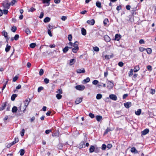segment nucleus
Here are the masks:
<instances>
[{
    "label": "nucleus",
    "instance_id": "obj_55",
    "mask_svg": "<svg viewBox=\"0 0 156 156\" xmlns=\"http://www.w3.org/2000/svg\"><path fill=\"white\" fill-rule=\"evenodd\" d=\"M89 115L91 118H94V115L91 113H89Z\"/></svg>",
    "mask_w": 156,
    "mask_h": 156
},
{
    "label": "nucleus",
    "instance_id": "obj_56",
    "mask_svg": "<svg viewBox=\"0 0 156 156\" xmlns=\"http://www.w3.org/2000/svg\"><path fill=\"white\" fill-rule=\"evenodd\" d=\"M124 63L122 62H120L118 63L119 66L120 67H122Z\"/></svg>",
    "mask_w": 156,
    "mask_h": 156
},
{
    "label": "nucleus",
    "instance_id": "obj_23",
    "mask_svg": "<svg viewBox=\"0 0 156 156\" xmlns=\"http://www.w3.org/2000/svg\"><path fill=\"white\" fill-rule=\"evenodd\" d=\"M17 95L16 94H14L12 95L11 97V100L12 101H14L15 98L17 97Z\"/></svg>",
    "mask_w": 156,
    "mask_h": 156
},
{
    "label": "nucleus",
    "instance_id": "obj_61",
    "mask_svg": "<svg viewBox=\"0 0 156 156\" xmlns=\"http://www.w3.org/2000/svg\"><path fill=\"white\" fill-rule=\"evenodd\" d=\"M18 79V77L17 76H15L13 79V82L16 81Z\"/></svg>",
    "mask_w": 156,
    "mask_h": 156
},
{
    "label": "nucleus",
    "instance_id": "obj_8",
    "mask_svg": "<svg viewBox=\"0 0 156 156\" xmlns=\"http://www.w3.org/2000/svg\"><path fill=\"white\" fill-rule=\"evenodd\" d=\"M76 72L79 73H85V70L84 68L78 69L77 70Z\"/></svg>",
    "mask_w": 156,
    "mask_h": 156
},
{
    "label": "nucleus",
    "instance_id": "obj_25",
    "mask_svg": "<svg viewBox=\"0 0 156 156\" xmlns=\"http://www.w3.org/2000/svg\"><path fill=\"white\" fill-rule=\"evenodd\" d=\"M16 2L17 1L16 0H12L11 2L9 3V4L10 5L13 6Z\"/></svg>",
    "mask_w": 156,
    "mask_h": 156
},
{
    "label": "nucleus",
    "instance_id": "obj_27",
    "mask_svg": "<svg viewBox=\"0 0 156 156\" xmlns=\"http://www.w3.org/2000/svg\"><path fill=\"white\" fill-rule=\"evenodd\" d=\"M2 35L4 36L5 37H7L8 36V33L5 30H3L2 32Z\"/></svg>",
    "mask_w": 156,
    "mask_h": 156
},
{
    "label": "nucleus",
    "instance_id": "obj_6",
    "mask_svg": "<svg viewBox=\"0 0 156 156\" xmlns=\"http://www.w3.org/2000/svg\"><path fill=\"white\" fill-rule=\"evenodd\" d=\"M83 98H77L75 101V104L76 105L78 104L82 101Z\"/></svg>",
    "mask_w": 156,
    "mask_h": 156
},
{
    "label": "nucleus",
    "instance_id": "obj_17",
    "mask_svg": "<svg viewBox=\"0 0 156 156\" xmlns=\"http://www.w3.org/2000/svg\"><path fill=\"white\" fill-rule=\"evenodd\" d=\"M50 0H42L43 3L47 4L46 6H48L50 4Z\"/></svg>",
    "mask_w": 156,
    "mask_h": 156
},
{
    "label": "nucleus",
    "instance_id": "obj_19",
    "mask_svg": "<svg viewBox=\"0 0 156 156\" xmlns=\"http://www.w3.org/2000/svg\"><path fill=\"white\" fill-rule=\"evenodd\" d=\"M76 62V60L75 59H71L69 63V65L70 66H72V65L73 64Z\"/></svg>",
    "mask_w": 156,
    "mask_h": 156
},
{
    "label": "nucleus",
    "instance_id": "obj_29",
    "mask_svg": "<svg viewBox=\"0 0 156 156\" xmlns=\"http://www.w3.org/2000/svg\"><path fill=\"white\" fill-rule=\"evenodd\" d=\"M96 5L99 8H100L101 7V3L99 2H96Z\"/></svg>",
    "mask_w": 156,
    "mask_h": 156
},
{
    "label": "nucleus",
    "instance_id": "obj_18",
    "mask_svg": "<svg viewBox=\"0 0 156 156\" xmlns=\"http://www.w3.org/2000/svg\"><path fill=\"white\" fill-rule=\"evenodd\" d=\"M130 151L134 153H137L138 152L136 149L134 147L131 148Z\"/></svg>",
    "mask_w": 156,
    "mask_h": 156
},
{
    "label": "nucleus",
    "instance_id": "obj_12",
    "mask_svg": "<svg viewBox=\"0 0 156 156\" xmlns=\"http://www.w3.org/2000/svg\"><path fill=\"white\" fill-rule=\"evenodd\" d=\"M104 38L105 41L107 42L110 41L111 40L110 37L107 35H105Z\"/></svg>",
    "mask_w": 156,
    "mask_h": 156
},
{
    "label": "nucleus",
    "instance_id": "obj_4",
    "mask_svg": "<svg viewBox=\"0 0 156 156\" xmlns=\"http://www.w3.org/2000/svg\"><path fill=\"white\" fill-rule=\"evenodd\" d=\"M114 86V84L112 81H108L107 83V87L109 89H112Z\"/></svg>",
    "mask_w": 156,
    "mask_h": 156
},
{
    "label": "nucleus",
    "instance_id": "obj_54",
    "mask_svg": "<svg viewBox=\"0 0 156 156\" xmlns=\"http://www.w3.org/2000/svg\"><path fill=\"white\" fill-rule=\"evenodd\" d=\"M93 49L94 51H99V48L97 47H93Z\"/></svg>",
    "mask_w": 156,
    "mask_h": 156
},
{
    "label": "nucleus",
    "instance_id": "obj_50",
    "mask_svg": "<svg viewBox=\"0 0 156 156\" xmlns=\"http://www.w3.org/2000/svg\"><path fill=\"white\" fill-rule=\"evenodd\" d=\"M8 11L7 9H4L3 10H2L3 14V13L5 14H7L8 13Z\"/></svg>",
    "mask_w": 156,
    "mask_h": 156
},
{
    "label": "nucleus",
    "instance_id": "obj_57",
    "mask_svg": "<svg viewBox=\"0 0 156 156\" xmlns=\"http://www.w3.org/2000/svg\"><path fill=\"white\" fill-rule=\"evenodd\" d=\"M51 132L52 130L51 129H48L45 131V133L46 134H48L50 132Z\"/></svg>",
    "mask_w": 156,
    "mask_h": 156
},
{
    "label": "nucleus",
    "instance_id": "obj_58",
    "mask_svg": "<svg viewBox=\"0 0 156 156\" xmlns=\"http://www.w3.org/2000/svg\"><path fill=\"white\" fill-rule=\"evenodd\" d=\"M133 74V70L132 69H131L130 70V71L129 72V76H131Z\"/></svg>",
    "mask_w": 156,
    "mask_h": 156
},
{
    "label": "nucleus",
    "instance_id": "obj_34",
    "mask_svg": "<svg viewBox=\"0 0 156 156\" xmlns=\"http://www.w3.org/2000/svg\"><path fill=\"white\" fill-rule=\"evenodd\" d=\"M139 69L140 68L139 66H136L133 69L134 71L135 72H136L139 70Z\"/></svg>",
    "mask_w": 156,
    "mask_h": 156
},
{
    "label": "nucleus",
    "instance_id": "obj_28",
    "mask_svg": "<svg viewBox=\"0 0 156 156\" xmlns=\"http://www.w3.org/2000/svg\"><path fill=\"white\" fill-rule=\"evenodd\" d=\"M96 120L98 122H99L102 119V117L100 115H97L96 117Z\"/></svg>",
    "mask_w": 156,
    "mask_h": 156
},
{
    "label": "nucleus",
    "instance_id": "obj_33",
    "mask_svg": "<svg viewBox=\"0 0 156 156\" xmlns=\"http://www.w3.org/2000/svg\"><path fill=\"white\" fill-rule=\"evenodd\" d=\"M69 50V48L67 46L66 47L63 49V51L64 53H66Z\"/></svg>",
    "mask_w": 156,
    "mask_h": 156
},
{
    "label": "nucleus",
    "instance_id": "obj_45",
    "mask_svg": "<svg viewBox=\"0 0 156 156\" xmlns=\"http://www.w3.org/2000/svg\"><path fill=\"white\" fill-rule=\"evenodd\" d=\"M19 38V36L18 34H16L15 35L14 37V39L15 41L17 40Z\"/></svg>",
    "mask_w": 156,
    "mask_h": 156
},
{
    "label": "nucleus",
    "instance_id": "obj_62",
    "mask_svg": "<svg viewBox=\"0 0 156 156\" xmlns=\"http://www.w3.org/2000/svg\"><path fill=\"white\" fill-rule=\"evenodd\" d=\"M21 85L20 84H19L16 87V90H19L21 89Z\"/></svg>",
    "mask_w": 156,
    "mask_h": 156
},
{
    "label": "nucleus",
    "instance_id": "obj_14",
    "mask_svg": "<svg viewBox=\"0 0 156 156\" xmlns=\"http://www.w3.org/2000/svg\"><path fill=\"white\" fill-rule=\"evenodd\" d=\"M120 38L121 36L120 35H119L118 34H115V40L119 41L120 39Z\"/></svg>",
    "mask_w": 156,
    "mask_h": 156
},
{
    "label": "nucleus",
    "instance_id": "obj_43",
    "mask_svg": "<svg viewBox=\"0 0 156 156\" xmlns=\"http://www.w3.org/2000/svg\"><path fill=\"white\" fill-rule=\"evenodd\" d=\"M90 80V79L89 77H87L86 79H84L83 81L85 83H87L89 82Z\"/></svg>",
    "mask_w": 156,
    "mask_h": 156
},
{
    "label": "nucleus",
    "instance_id": "obj_31",
    "mask_svg": "<svg viewBox=\"0 0 156 156\" xmlns=\"http://www.w3.org/2000/svg\"><path fill=\"white\" fill-rule=\"evenodd\" d=\"M17 28L16 27L14 26L12 27V29H11V31L13 32H15Z\"/></svg>",
    "mask_w": 156,
    "mask_h": 156
},
{
    "label": "nucleus",
    "instance_id": "obj_49",
    "mask_svg": "<svg viewBox=\"0 0 156 156\" xmlns=\"http://www.w3.org/2000/svg\"><path fill=\"white\" fill-rule=\"evenodd\" d=\"M44 70L42 69H41L40 70V76H41L44 74Z\"/></svg>",
    "mask_w": 156,
    "mask_h": 156
},
{
    "label": "nucleus",
    "instance_id": "obj_1",
    "mask_svg": "<svg viewBox=\"0 0 156 156\" xmlns=\"http://www.w3.org/2000/svg\"><path fill=\"white\" fill-rule=\"evenodd\" d=\"M78 43V42L77 41H76L74 43L71 42H69L68 43L69 45L73 47L72 48V51L74 53H76L79 49Z\"/></svg>",
    "mask_w": 156,
    "mask_h": 156
},
{
    "label": "nucleus",
    "instance_id": "obj_5",
    "mask_svg": "<svg viewBox=\"0 0 156 156\" xmlns=\"http://www.w3.org/2000/svg\"><path fill=\"white\" fill-rule=\"evenodd\" d=\"M75 88L77 90H83L84 89L85 87L83 85H78L76 86Z\"/></svg>",
    "mask_w": 156,
    "mask_h": 156
},
{
    "label": "nucleus",
    "instance_id": "obj_39",
    "mask_svg": "<svg viewBox=\"0 0 156 156\" xmlns=\"http://www.w3.org/2000/svg\"><path fill=\"white\" fill-rule=\"evenodd\" d=\"M8 80L4 84V85L2 87V91H3L4 89L6 87V84H7L8 82Z\"/></svg>",
    "mask_w": 156,
    "mask_h": 156
},
{
    "label": "nucleus",
    "instance_id": "obj_46",
    "mask_svg": "<svg viewBox=\"0 0 156 156\" xmlns=\"http://www.w3.org/2000/svg\"><path fill=\"white\" fill-rule=\"evenodd\" d=\"M98 81L97 80H94L93 82L92 83L94 85H96L98 84Z\"/></svg>",
    "mask_w": 156,
    "mask_h": 156
},
{
    "label": "nucleus",
    "instance_id": "obj_42",
    "mask_svg": "<svg viewBox=\"0 0 156 156\" xmlns=\"http://www.w3.org/2000/svg\"><path fill=\"white\" fill-rule=\"evenodd\" d=\"M35 10V8H33V7H31V8H30V9H28V12H33Z\"/></svg>",
    "mask_w": 156,
    "mask_h": 156
},
{
    "label": "nucleus",
    "instance_id": "obj_60",
    "mask_svg": "<svg viewBox=\"0 0 156 156\" xmlns=\"http://www.w3.org/2000/svg\"><path fill=\"white\" fill-rule=\"evenodd\" d=\"M139 50L141 52L143 51L144 50H146V49L142 47H140L139 48Z\"/></svg>",
    "mask_w": 156,
    "mask_h": 156
},
{
    "label": "nucleus",
    "instance_id": "obj_16",
    "mask_svg": "<svg viewBox=\"0 0 156 156\" xmlns=\"http://www.w3.org/2000/svg\"><path fill=\"white\" fill-rule=\"evenodd\" d=\"M95 147L94 146H91L89 148V152L90 153L94 151Z\"/></svg>",
    "mask_w": 156,
    "mask_h": 156
},
{
    "label": "nucleus",
    "instance_id": "obj_52",
    "mask_svg": "<svg viewBox=\"0 0 156 156\" xmlns=\"http://www.w3.org/2000/svg\"><path fill=\"white\" fill-rule=\"evenodd\" d=\"M44 82L46 84L49 83V80L47 78H45L44 80Z\"/></svg>",
    "mask_w": 156,
    "mask_h": 156
},
{
    "label": "nucleus",
    "instance_id": "obj_30",
    "mask_svg": "<svg viewBox=\"0 0 156 156\" xmlns=\"http://www.w3.org/2000/svg\"><path fill=\"white\" fill-rule=\"evenodd\" d=\"M102 98V95L100 94H98L96 96V98L97 99L99 100Z\"/></svg>",
    "mask_w": 156,
    "mask_h": 156
},
{
    "label": "nucleus",
    "instance_id": "obj_3",
    "mask_svg": "<svg viewBox=\"0 0 156 156\" xmlns=\"http://www.w3.org/2000/svg\"><path fill=\"white\" fill-rule=\"evenodd\" d=\"M2 4L3 7L5 9H8L10 8V5L9 3H6L3 2Z\"/></svg>",
    "mask_w": 156,
    "mask_h": 156
},
{
    "label": "nucleus",
    "instance_id": "obj_20",
    "mask_svg": "<svg viewBox=\"0 0 156 156\" xmlns=\"http://www.w3.org/2000/svg\"><path fill=\"white\" fill-rule=\"evenodd\" d=\"M10 48L11 46L10 45H9L8 44H7L5 48V51L6 52H8L10 50Z\"/></svg>",
    "mask_w": 156,
    "mask_h": 156
},
{
    "label": "nucleus",
    "instance_id": "obj_32",
    "mask_svg": "<svg viewBox=\"0 0 156 156\" xmlns=\"http://www.w3.org/2000/svg\"><path fill=\"white\" fill-rule=\"evenodd\" d=\"M146 50L147 53L148 54H150L151 53L152 50L151 48H148L147 49H146Z\"/></svg>",
    "mask_w": 156,
    "mask_h": 156
},
{
    "label": "nucleus",
    "instance_id": "obj_63",
    "mask_svg": "<svg viewBox=\"0 0 156 156\" xmlns=\"http://www.w3.org/2000/svg\"><path fill=\"white\" fill-rule=\"evenodd\" d=\"M155 92V90L154 89H151V91H150L151 94H154Z\"/></svg>",
    "mask_w": 156,
    "mask_h": 156
},
{
    "label": "nucleus",
    "instance_id": "obj_51",
    "mask_svg": "<svg viewBox=\"0 0 156 156\" xmlns=\"http://www.w3.org/2000/svg\"><path fill=\"white\" fill-rule=\"evenodd\" d=\"M68 39L69 41H70L72 40V36L71 34H69L68 36Z\"/></svg>",
    "mask_w": 156,
    "mask_h": 156
},
{
    "label": "nucleus",
    "instance_id": "obj_26",
    "mask_svg": "<svg viewBox=\"0 0 156 156\" xmlns=\"http://www.w3.org/2000/svg\"><path fill=\"white\" fill-rule=\"evenodd\" d=\"M17 110V107L14 106L12 108V111L13 113H15Z\"/></svg>",
    "mask_w": 156,
    "mask_h": 156
},
{
    "label": "nucleus",
    "instance_id": "obj_47",
    "mask_svg": "<svg viewBox=\"0 0 156 156\" xmlns=\"http://www.w3.org/2000/svg\"><path fill=\"white\" fill-rule=\"evenodd\" d=\"M103 23L105 26H106L107 24L109 23L108 20H104Z\"/></svg>",
    "mask_w": 156,
    "mask_h": 156
},
{
    "label": "nucleus",
    "instance_id": "obj_59",
    "mask_svg": "<svg viewBox=\"0 0 156 156\" xmlns=\"http://www.w3.org/2000/svg\"><path fill=\"white\" fill-rule=\"evenodd\" d=\"M62 144H59L58 145V148L59 149H62Z\"/></svg>",
    "mask_w": 156,
    "mask_h": 156
},
{
    "label": "nucleus",
    "instance_id": "obj_40",
    "mask_svg": "<svg viewBox=\"0 0 156 156\" xmlns=\"http://www.w3.org/2000/svg\"><path fill=\"white\" fill-rule=\"evenodd\" d=\"M25 32L27 34H30L31 33L30 31L28 29H26L25 30Z\"/></svg>",
    "mask_w": 156,
    "mask_h": 156
},
{
    "label": "nucleus",
    "instance_id": "obj_10",
    "mask_svg": "<svg viewBox=\"0 0 156 156\" xmlns=\"http://www.w3.org/2000/svg\"><path fill=\"white\" fill-rule=\"evenodd\" d=\"M149 131L148 129H146L142 132V134L143 135H145L148 133H149Z\"/></svg>",
    "mask_w": 156,
    "mask_h": 156
},
{
    "label": "nucleus",
    "instance_id": "obj_37",
    "mask_svg": "<svg viewBox=\"0 0 156 156\" xmlns=\"http://www.w3.org/2000/svg\"><path fill=\"white\" fill-rule=\"evenodd\" d=\"M36 44L35 43H32L30 44V47L31 48H34L36 46Z\"/></svg>",
    "mask_w": 156,
    "mask_h": 156
},
{
    "label": "nucleus",
    "instance_id": "obj_21",
    "mask_svg": "<svg viewBox=\"0 0 156 156\" xmlns=\"http://www.w3.org/2000/svg\"><path fill=\"white\" fill-rule=\"evenodd\" d=\"M141 110L140 109H139L136 111L135 112V113L136 115H139L141 114Z\"/></svg>",
    "mask_w": 156,
    "mask_h": 156
},
{
    "label": "nucleus",
    "instance_id": "obj_13",
    "mask_svg": "<svg viewBox=\"0 0 156 156\" xmlns=\"http://www.w3.org/2000/svg\"><path fill=\"white\" fill-rule=\"evenodd\" d=\"M6 102L3 103L2 106L0 107V111H2L4 109L5 107L6 106Z\"/></svg>",
    "mask_w": 156,
    "mask_h": 156
},
{
    "label": "nucleus",
    "instance_id": "obj_38",
    "mask_svg": "<svg viewBox=\"0 0 156 156\" xmlns=\"http://www.w3.org/2000/svg\"><path fill=\"white\" fill-rule=\"evenodd\" d=\"M56 97L58 99H60L62 98V96L61 94H58L56 95Z\"/></svg>",
    "mask_w": 156,
    "mask_h": 156
},
{
    "label": "nucleus",
    "instance_id": "obj_44",
    "mask_svg": "<svg viewBox=\"0 0 156 156\" xmlns=\"http://www.w3.org/2000/svg\"><path fill=\"white\" fill-rule=\"evenodd\" d=\"M107 147L106 145L105 144H103L101 146V149L103 150H105Z\"/></svg>",
    "mask_w": 156,
    "mask_h": 156
},
{
    "label": "nucleus",
    "instance_id": "obj_15",
    "mask_svg": "<svg viewBox=\"0 0 156 156\" xmlns=\"http://www.w3.org/2000/svg\"><path fill=\"white\" fill-rule=\"evenodd\" d=\"M85 142L84 141L81 142L79 144V147L80 148H83V146H84Z\"/></svg>",
    "mask_w": 156,
    "mask_h": 156
},
{
    "label": "nucleus",
    "instance_id": "obj_11",
    "mask_svg": "<svg viewBox=\"0 0 156 156\" xmlns=\"http://www.w3.org/2000/svg\"><path fill=\"white\" fill-rule=\"evenodd\" d=\"M87 22L89 25H93L95 23V20H87Z\"/></svg>",
    "mask_w": 156,
    "mask_h": 156
},
{
    "label": "nucleus",
    "instance_id": "obj_36",
    "mask_svg": "<svg viewBox=\"0 0 156 156\" xmlns=\"http://www.w3.org/2000/svg\"><path fill=\"white\" fill-rule=\"evenodd\" d=\"M111 131V130L108 127L107 128V129L105 130L104 133V135H105L106 134H107L108 132H110Z\"/></svg>",
    "mask_w": 156,
    "mask_h": 156
},
{
    "label": "nucleus",
    "instance_id": "obj_24",
    "mask_svg": "<svg viewBox=\"0 0 156 156\" xmlns=\"http://www.w3.org/2000/svg\"><path fill=\"white\" fill-rule=\"evenodd\" d=\"M19 139L18 138L15 137L14 139V141L11 142L12 144L13 145L15 144L16 143L18 142L19 141Z\"/></svg>",
    "mask_w": 156,
    "mask_h": 156
},
{
    "label": "nucleus",
    "instance_id": "obj_35",
    "mask_svg": "<svg viewBox=\"0 0 156 156\" xmlns=\"http://www.w3.org/2000/svg\"><path fill=\"white\" fill-rule=\"evenodd\" d=\"M20 155L21 156H23L24 155V153H25V151L23 149H21L20 151Z\"/></svg>",
    "mask_w": 156,
    "mask_h": 156
},
{
    "label": "nucleus",
    "instance_id": "obj_2",
    "mask_svg": "<svg viewBox=\"0 0 156 156\" xmlns=\"http://www.w3.org/2000/svg\"><path fill=\"white\" fill-rule=\"evenodd\" d=\"M30 99L29 98H28V99H27L25 100L24 101V108H22L21 107V105L20 106L19 108L20 109V111L21 112L22 111H24L26 109V108L27 106L29 104V103L30 102Z\"/></svg>",
    "mask_w": 156,
    "mask_h": 156
},
{
    "label": "nucleus",
    "instance_id": "obj_48",
    "mask_svg": "<svg viewBox=\"0 0 156 156\" xmlns=\"http://www.w3.org/2000/svg\"><path fill=\"white\" fill-rule=\"evenodd\" d=\"M56 92L57 93H59V94H62V90L61 89H58Z\"/></svg>",
    "mask_w": 156,
    "mask_h": 156
},
{
    "label": "nucleus",
    "instance_id": "obj_9",
    "mask_svg": "<svg viewBox=\"0 0 156 156\" xmlns=\"http://www.w3.org/2000/svg\"><path fill=\"white\" fill-rule=\"evenodd\" d=\"M124 105L126 108H128L132 105V104L131 102H129L125 103Z\"/></svg>",
    "mask_w": 156,
    "mask_h": 156
},
{
    "label": "nucleus",
    "instance_id": "obj_22",
    "mask_svg": "<svg viewBox=\"0 0 156 156\" xmlns=\"http://www.w3.org/2000/svg\"><path fill=\"white\" fill-rule=\"evenodd\" d=\"M81 33L83 35H85L86 34V31L83 28H82L81 29Z\"/></svg>",
    "mask_w": 156,
    "mask_h": 156
},
{
    "label": "nucleus",
    "instance_id": "obj_7",
    "mask_svg": "<svg viewBox=\"0 0 156 156\" xmlns=\"http://www.w3.org/2000/svg\"><path fill=\"white\" fill-rule=\"evenodd\" d=\"M110 98L112 100L115 101L117 99V97L116 95L112 94L109 95Z\"/></svg>",
    "mask_w": 156,
    "mask_h": 156
},
{
    "label": "nucleus",
    "instance_id": "obj_41",
    "mask_svg": "<svg viewBox=\"0 0 156 156\" xmlns=\"http://www.w3.org/2000/svg\"><path fill=\"white\" fill-rule=\"evenodd\" d=\"M113 57V55H106L105 56V58L109 59Z\"/></svg>",
    "mask_w": 156,
    "mask_h": 156
},
{
    "label": "nucleus",
    "instance_id": "obj_64",
    "mask_svg": "<svg viewBox=\"0 0 156 156\" xmlns=\"http://www.w3.org/2000/svg\"><path fill=\"white\" fill-rule=\"evenodd\" d=\"M53 28V26L50 25H48V30H50L51 29H52Z\"/></svg>",
    "mask_w": 156,
    "mask_h": 156
},
{
    "label": "nucleus",
    "instance_id": "obj_53",
    "mask_svg": "<svg viewBox=\"0 0 156 156\" xmlns=\"http://www.w3.org/2000/svg\"><path fill=\"white\" fill-rule=\"evenodd\" d=\"M100 149V147L98 148L97 147H95V149L94 150L95 152L96 153H98L99 152V151Z\"/></svg>",
    "mask_w": 156,
    "mask_h": 156
}]
</instances>
